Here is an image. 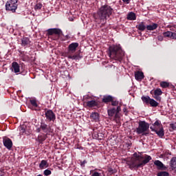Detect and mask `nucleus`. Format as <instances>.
<instances>
[{"label": "nucleus", "instance_id": "ea45409f", "mask_svg": "<svg viewBox=\"0 0 176 176\" xmlns=\"http://www.w3.org/2000/svg\"><path fill=\"white\" fill-rule=\"evenodd\" d=\"M153 98H155L156 101H159V102L162 101V97H160V96L159 95H154Z\"/></svg>", "mask_w": 176, "mask_h": 176}, {"label": "nucleus", "instance_id": "864d4df0", "mask_svg": "<svg viewBox=\"0 0 176 176\" xmlns=\"http://www.w3.org/2000/svg\"><path fill=\"white\" fill-rule=\"evenodd\" d=\"M109 173H111V174H113V169L109 168Z\"/></svg>", "mask_w": 176, "mask_h": 176}, {"label": "nucleus", "instance_id": "2f4dec72", "mask_svg": "<svg viewBox=\"0 0 176 176\" xmlns=\"http://www.w3.org/2000/svg\"><path fill=\"white\" fill-rule=\"evenodd\" d=\"M160 86L163 89H166V87H168V86H170V83H168V82H167L166 81H163V82H160Z\"/></svg>", "mask_w": 176, "mask_h": 176}, {"label": "nucleus", "instance_id": "393cba45", "mask_svg": "<svg viewBox=\"0 0 176 176\" xmlns=\"http://www.w3.org/2000/svg\"><path fill=\"white\" fill-rule=\"evenodd\" d=\"M151 97L148 96H142V101L144 103L146 104V105L149 104V102L151 101Z\"/></svg>", "mask_w": 176, "mask_h": 176}, {"label": "nucleus", "instance_id": "a211bd4d", "mask_svg": "<svg viewBox=\"0 0 176 176\" xmlns=\"http://www.w3.org/2000/svg\"><path fill=\"white\" fill-rule=\"evenodd\" d=\"M87 107L88 108H94V107H98V102L92 100L87 102Z\"/></svg>", "mask_w": 176, "mask_h": 176}, {"label": "nucleus", "instance_id": "4468645a", "mask_svg": "<svg viewBox=\"0 0 176 176\" xmlns=\"http://www.w3.org/2000/svg\"><path fill=\"white\" fill-rule=\"evenodd\" d=\"M144 78H145V76H144V72L140 71H137L136 72H135V79H136V80H138V82H141V80H142Z\"/></svg>", "mask_w": 176, "mask_h": 176}, {"label": "nucleus", "instance_id": "c9c22d12", "mask_svg": "<svg viewBox=\"0 0 176 176\" xmlns=\"http://www.w3.org/2000/svg\"><path fill=\"white\" fill-rule=\"evenodd\" d=\"M95 138H97L98 140H102L104 138V134L102 133H98L96 135Z\"/></svg>", "mask_w": 176, "mask_h": 176}, {"label": "nucleus", "instance_id": "1a4fd4ad", "mask_svg": "<svg viewBox=\"0 0 176 176\" xmlns=\"http://www.w3.org/2000/svg\"><path fill=\"white\" fill-rule=\"evenodd\" d=\"M47 120L50 122H54L56 120V114L52 110H47L45 113Z\"/></svg>", "mask_w": 176, "mask_h": 176}, {"label": "nucleus", "instance_id": "f257e3e1", "mask_svg": "<svg viewBox=\"0 0 176 176\" xmlns=\"http://www.w3.org/2000/svg\"><path fill=\"white\" fill-rule=\"evenodd\" d=\"M112 13H113V8H111L110 6L104 5L98 10L94 17L96 21L100 23L101 27H103L107 24V19L112 16Z\"/></svg>", "mask_w": 176, "mask_h": 176}, {"label": "nucleus", "instance_id": "e433bc0d", "mask_svg": "<svg viewBox=\"0 0 176 176\" xmlns=\"http://www.w3.org/2000/svg\"><path fill=\"white\" fill-rule=\"evenodd\" d=\"M163 35L166 38H171V32H170V31H167V32H164Z\"/></svg>", "mask_w": 176, "mask_h": 176}, {"label": "nucleus", "instance_id": "f3484780", "mask_svg": "<svg viewBox=\"0 0 176 176\" xmlns=\"http://www.w3.org/2000/svg\"><path fill=\"white\" fill-rule=\"evenodd\" d=\"M154 164L155 166H157L158 170H167V167L164 166V164L160 160H155Z\"/></svg>", "mask_w": 176, "mask_h": 176}, {"label": "nucleus", "instance_id": "79ce46f5", "mask_svg": "<svg viewBox=\"0 0 176 176\" xmlns=\"http://www.w3.org/2000/svg\"><path fill=\"white\" fill-rule=\"evenodd\" d=\"M170 39H176V32H171Z\"/></svg>", "mask_w": 176, "mask_h": 176}, {"label": "nucleus", "instance_id": "58836bf2", "mask_svg": "<svg viewBox=\"0 0 176 176\" xmlns=\"http://www.w3.org/2000/svg\"><path fill=\"white\" fill-rule=\"evenodd\" d=\"M111 105H112L113 107H118V105H119V101H118V100H113H113H112V101H111Z\"/></svg>", "mask_w": 176, "mask_h": 176}, {"label": "nucleus", "instance_id": "c85d7f7f", "mask_svg": "<svg viewBox=\"0 0 176 176\" xmlns=\"http://www.w3.org/2000/svg\"><path fill=\"white\" fill-rule=\"evenodd\" d=\"M46 140V135H40L38 136V138L36 139V141L39 142V144H42L43 141Z\"/></svg>", "mask_w": 176, "mask_h": 176}, {"label": "nucleus", "instance_id": "7c9ffc66", "mask_svg": "<svg viewBox=\"0 0 176 176\" xmlns=\"http://www.w3.org/2000/svg\"><path fill=\"white\" fill-rule=\"evenodd\" d=\"M30 104L32 105V107H34V111H38V103H36V100H30Z\"/></svg>", "mask_w": 176, "mask_h": 176}, {"label": "nucleus", "instance_id": "9d476101", "mask_svg": "<svg viewBox=\"0 0 176 176\" xmlns=\"http://www.w3.org/2000/svg\"><path fill=\"white\" fill-rule=\"evenodd\" d=\"M47 31L48 36H52V35H58V36H60L63 34V31L58 28H51Z\"/></svg>", "mask_w": 176, "mask_h": 176}, {"label": "nucleus", "instance_id": "37998d69", "mask_svg": "<svg viewBox=\"0 0 176 176\" xmlns=\"http://www.w3.org/2000/svg\"><path fill=\"white\" fill-rule=\"evenodd\" d=\"M91 97L89 96L88 95H86L84 96V101H87L88 100H90Z\"/></svg>", "mask_w": 176, "mask_h": 176}, {"label": "nucleus", "instance_id": "72a5a7b5", "mask_svg": "<svg viewBox=\"0 0 176 176\" xmlns=\"http://www.w3.org/2000/svg\"><path fill=\"white\" fill-rule=\"evenodd\" d=\"M163 94V92L162 91V89H157L154 91V95L155 96H162Z\"/></svg>", "mask_w": 176, "mask_h": 176}, {"label": "nucleus", "instance_id": "a19ab883", "mask_svg": "<svg viewBox=\"0 0 176 176\" xmlns=\"http://www.w3.org/2000/svg\"><path fill=\"white\" fill-rule=\"evenodd\" d=\"M168 28H170V31H175L176 30V25H168Z\"/></svg>", "mask_w": 176, "mask_h": 176}, {"label": "nucleus", "instance_id": "20e7f679", "mask_svg": "<svg viewBox=\"0 0 176 176\" xmlns=\"http://www.w3.org/2000/svg\"><path fill=\"white\" fill-rule=\"evenodd\" d=\"M78 47H79L78 43H72L69 44L67 47V52L65 53V57H67L70 60H75L76 61L80 60L83 56H82L80 51L76 52Z\"/></svg>", "mask_w": 176, "mask_h": 176}, {"label": "nucleus", "instance_id": "4be33fe9", "mask_svg": "<svg viewBox=\"0 0 176 176\" xmlns=\"http://www.w3.org/2000/svg\"><path fill=\"white\" fill-rule=\"evenodd\" d=\"M112 100H113V97L111 96H104L102 98V102L107 104V102H111Z\"/></svg>", "mask_w": 176, "mask_h": 176}, {"label": "nucleus", "instance_id": "6ab92c4d", "mask_svg": "<svg viewBox=\"0 0 176 176\" xmlns=\"http://www.w3.org/2000/svg\"><path fill=\"white\" fill-rule=\"evenodd\" d=\"M159 27V25L157 23H153L151 25H148L146 27V29L147 31H155L157 28Z\"/></svg>", "mask_w": 176, "mask_h": 176}, {"label": "nucleus", "instance_id": "473e14b6", "mask_svg": "<svg viewBox=\"0 0 176 176\" xmlns=\"http://www.w3.org/2000/svg\"><path fill=\"white\" fill-rule=\"evenodd\" d=\"M157 176H169L170 173L166 171H161L157 174Z\"/></svg>", "mask_w": 176, "mask_h": 176}, {"label": "nucleus", "instance_id": "2eb2a0df", "mask_svg": "<svg viewBox=\"0 0 176 176\" xmlns=\"http://www.w3.org/2000/svg\"><path fill=\"white\" fill-rule=\"evenodd\" d=\"M170 168L176 173V157H173L170 161Z\"/></svg>", "mask_w": 176, "mask_h": 176}, {"label": "nucleus", "instance_id": "c756f323", "mask_svg": "<svg viewBox=\"0 0 176 176\" xmlns=\"http://www.w3.org/2000/svg\"><path fill=\"white\" fill-rule=\"evenodd\" d=\"M148 104H150L151 107H156L159 105V103L155 100V99H150V102Z\"/></svg>", "mask_w": 176, "mask_h": 176}, {"label": "nucleus", "instance_id": "3c124183", "mask_svg": "<svg viewBox=\"0 0 176 176\" xmlns=\"http://www.w3.org/2000/svg\"><path fill=\"white\" fill-rule=\"evenodd\" d=\"M122 111L124 113H127V109L126 107H124Z\"/></svg>", "mask_w": 176, "mask_h": 176}, {"label": "nucleus", "instance_id": "4c0bfd02", "mask_svg": "<svg viewBox=\"0 0 176 176\" xmlns=\"http://www.w3.org/2000/svg\"><path fill=\"white\" fill-rule=\"evenodd\" d=\"M43 174L45 176H49L52 174V170H50L49 169H46V170H44Z\"/></svg>", "mask_w": 176, "mask_h": 176}, {"label": "nucleus", "instance_id": "a18cd8bd", "mask_svg": "<svg viewBox=\"0 0 176 176\" xmlns=\"http://www.w3.org/2000/svg\"><path fill=\"white\" fill-rule=\"evenodd\" d=\"M100 175H101V173H99L98 172H94V173H92L91 176H100Z\"/></svg>", "mask_w": 176, "mask_h": 176}, {"label": "nucleus", "instance_id": "bb28decb", "mask_svg": "<svg viewBox=\"0 0 176 176\" xmlns=\"http://www.w3.org/2000/svg\"><path fill=\"white\" fill-rule=\"evenodd\" d=\"M107 113H108L109 116L112 118V116H113L114 115H116V109L112 108V109H109L107 111Z\"/></svg>", "mask_w": 176, "mask_h": 176}, {"label": "nucleus", "instance_id": "f8f14e48", "mask_svg": "<svg viewBox=\"0 0 176 176\" xmlns=\"http://www.w3.org/2000/svg\"><path fill=\"white\" fill-rule=\"evenodd\" d=\"M41 129L43 133H46V134H49V133H53V129L50 126L46 124L45 122L41 123Z\"/></svg>", "mask_w": 176, "mask_h": 176}, {"label": "nucleus", "instance_id": "423d86ee", "mask_svg": "<svg viewBox=\"0 0 176 176\" xmlns=\"http://www.w3.org/2000/svg\"><path fill=\"white\" fill-rule=\"evenodd\" d=\"M150 129L151 131H154L160 138L164 137V128L160 120H157L152 126H150Z\"/></svg>", "mask_w": 176, "mask_h": 176}, {"label": "nucleus", "instance_id": "49530a36", "mask_svg": "<svg viewBox=\"0 0 176 176\" xmlns=\"http://www.w3.org/2000/svg\"><path fill=\"white\" fill-rule=\"evenodd\" d=\"M171 129H173V130H176V124H170Z\"/></svg>", "mask_w": 176, "mask_h": 176}, {"label": "nucleus", "instance_id": "f03ea898", "mask_svg": "<svg viewBox=\"0 0 176 176\" xmlns=\"http://www.w3.org/2000/svg\"><path fill=\"white\" fill-rule=\"evenodd\" d=\"M135 158L131 160V162H127V165L129 166L131 170L133 168H140V167H144L145 164L149 163L152 160V157L151 155H146L144 160V157L141 155H138L137 153L133 154Z\"/></svg>", "mask_w": 176, "mask_h": 176}, {"label": "nucleus", "instance_id": "09e8293b", "mask_svg": "<svg viewBox=\"0 0 176 176\" xmlns=\"http://www.w3.org/2000/svg\"><path fill=\"white\" fill-rule=\"evenodd\" d=\"M157 39L158 41H160L162 42V41H163L164 39L163 36H161V35L158 36Z\"/></svg>", "mask_w": 176, "mask_h": 176}, {"label": "nucleus", "instance_id": "b1692460", "mask_svg": "<svg viewBox=\"0 0 176 176\" xmlns=\"http://www.w3.org/2000/svg\"><path fill=\"white\" fill-rule=\"evenodd\" d=\"M27 126L25 125H21L19 126V131L21 135H24L27 133Z\"/></svg>", "mask_w": 176, "mask_h": 176}, {"label": "nucleus", "instance_id": "412c9836", "mask_svg": "<svg viewBox=\"0 0 176 176\" xmlns=\"http://www.w3.org/2000/svg\"><path fill=\"white\" fill-rule=\"evenodd\" d=\"M47 167H49V163H47V161L43 160L39 164V168L42 170L43 168H47Z\"/></svg>", "mask_w": 176, "mask_h": 176}, {"label": "nucleus", "instance_id": "603ef678", "mask_svg": "<svg viewBox=\"0 0 176 176\" xmlns=\"http://www.w3.org/2000/svg\"><path fill=\"white\" fill-rule=\"evenodd\" d=\"M41 130H42V129H41V126H40V128H38V129H36L37 133H41Z\"/></svg>", "mask_w": 176, "mask_h": 176}, {"label": "nucleus", "instance_id": "9b49d317", "mask_svg": "<svg viewBox=\"0 0 176 176\" xmlns=\"http://www.w3.org/2000/svg\"><path fill=\"white\" fill-rule=\"evenodd\" d=\"M3 144L7 149H9L10 151L12 149V147L13 146V142H12V140L9 138H3Z\"/></svg>", "mask_w": 176, "mask_h": 176}, {"label": "nucleus", "instance_id": "7ed1b4c3", "mask_svg": "<svg viewBox=\"0 0 176 176\" xmlns=\"http://www.w3.org/2000/svg\"><path fill=\"white\" fill-rule=\"evenodd\" d=\"M135 158L131 160V162H127V165L129 166L131 170L133 168H140V167H144L145 164L149 163L152 160V157L151 155H146L144 160V157L141 155H138L137 153L133 154Z\"/></svg>", "mask_w": 176, "mask_h": 176}, {"label": "nucleus", "instance_id": "8fccbe9b", "mask_svg": "<svg viewBox=\"0 0 176 176\" xmlns=\"http://www.w3.org/2000/svg\"><path fill=\"white\" fill-rule=\"evenodd\" d=\"M0 176H5V171L0 170Z\"/></svg>", "mask_w": 176, "mask_h": 176}, {"label": "nucleus", "instance_id": "f704fd0d", "mask_svg": "<svg viewBox=\"0 0 176 176\" xmlns=\"http://www.w3.org/2000/svg\"><path fill=\"white\" fill-rule=\"evenodd\" d=\"M43 6L42 5V3H37L36 4V6H34V9L36 10H41V9H42V7H43Z\"/></svg>", "mask_w": 176, "mask_h": 176}, {"label": "nucleus", "instance_id": "5701e85b", "mask_svg": "<svg viewBox=\"0 0 176 176\" xmlns=\"http://www.w3.org/2000/svg\"><path fill=\"white\" fill-rule=\"evenodd\" d=\"M136 28H138L139 31H145V30H146V26L145 25V23L141 22L136 26Z\"/></svg>", "mask_w": 176, "mask_h": 176}, {"label": "nucleus", "instance_id": "aec40b11", "mask_svg": "<svg viewBox=\"0 0 176 176\" xmlns=\"http://www.w3.org/2000/svg\"><path fill=\"white\" fill-rule=\"evenodd\" d=\"M90 118L94 122H98L100 120V115L97 112L91 113Z\"/></svg>", "mask_w": 176, "mask_h": 176}, {"label": "nucleus", "instance_id": "5fc2aeb1", "mask_svg": "<svg viewBox=\"0 0 176 176\" xmlns=\"http://www.w3.org/2000/svg\"><path fill=\"white\" fill-rule=\"evenodd\" d=\"M56 39H58V36L55 37V38H54V41H56Z\"/></svg>", "mask_w": 176, "mask_h": 176}, {"label": "nucleus", "instance_id": "dca6fc26", "mask_svg": "<svg viewBox=\"0 0 176 176\" xmlns=\"http://www.w3.org/2000/svg\"><path fill=\"white\" fill-rule=\"evenodd\" d=\"M12 71H13L15 74L20 72V65L17 62H13L12 63Z\"/></svg>", "mask_w": 176, "mask_h": 176}, {"label": "nucleus", "instance_id": "cd10ccee", "mask_svg": "<svg viewBox=\"0 0 176 176\" xmlns=\"http://www.w3.org/2000/svg\"><path fill=\"white\" fill-rule=\"evenodd\" d=\"M113 120H114V122H116V123H117V124H120V113H116L115 114Z\"/></svg>", "mask_w": 176, "mask_h": 176}, {"label": "nucleus", "instance_id": "ddd939ff", "mask_svg": "<svg viewBox=\"0 0 176 176\" xmlns=\"http://www.w3.org/2000/svg\"><path fill=\"white\" fill-rule=\"evenodd\" d=\"M21 45L24 47H30V46H31V41L28 37H23L21 38Z\"/></svg>", "mask_w": 176, "mask_h": 176}, {"label": "nucleus", "instance_id": "de8ad7c7", "mask_svg": "<svg viewBox=\"0 0 176 176\" xmlns=\"http://www.w3.org/2000/svg\"><path fill=\"white\" fill-rule=\"evenodd\" d=\"M130 1L131 0H122V2H124V3H126V5H129V3H130Z\"/></svg>", "mask_w": 176, "mask_h": 176}, {"label": "nucleus", "instance_id": "6e6552de", "mask_svg": "<svg viewBox=\"0 0 176 176\" xmlns=\"http://www.w3.org/2000/svg\"><path fill=\"white\" fill-rule=\"evenodd\" d=\"M17 2L18 0H8L6 3V10L12 13H16V10H17Z\"/></svg>", "mask_w": 176, "mask_h": 176}, {"label": "nucleus", "instance_id": "a878e982", "mask_svg": "<svg viewBox=\"0 0 176 176\" xmlns=\"http://www.w3.org/2000/svg\"><path fill=\"white\" fill-rule=\"evenodd\" d=\"M135 13L131 12L127 14V20H136Z\"/></svg>", "mask_w": 176, "mask_h": 176}, {"label": "nucleus", "instance_id": "39448f33", "mask_svg": "<svg viewBox=\"0 0 176 176\" xmlns=\"http://www.w3.org/2000/svg\"><path fill=\"white\" fill-rule=\"evenodd\" d=\"M109 56L110 58L120 63L123 60V57H124V52L119 45H113L109 47Z\"/></svg>", "mask_w": 176, "mask_h": 176}, {"label": "nucleus", "instance_id": "0eeeda50", "mask_svg": "<svg viewBox=\"0 0 176 176\" xmlns=\"http://www.w3.org/2000/svg\"><path fill=\"white\" fill-rule=\"evenodd\" d=\"M137 134L142 135H148L149 134V124L145 121L139 122V125L136 128Z\"/></svg>", "mask_w": 176, "mask_h": 176}, {"label": "nucleus", "instance_id": "c03bdc74", "mask_svg": "<svg viewBox=\"0 0 176 176\" xmlns=\"http://www.w3.org/2000/svg\"><path fill=\"white\" fill-rule=\"evenodd\" d=\"M122 109H120V106H118L117 108L116 109V113H119Z\"/></svg>", "mask_w": 176, "mask_h": 176}]
</instances>
